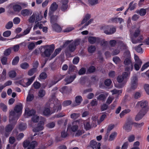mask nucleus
<instances>
[{
  "label": "nucleus",
  "instance_id": "5",
  "mask_svg": "<svg viewBox=\"0 0 149 149\" xmlns=\"http://www.w3.org/2000/svg\"><path fill=\"white\" fill-rule=\"evenodd\" d=\"M17 120L14 119H13L12 123H10V124L7 125L5 128V136L7 137L9 135L10 132L14 128L15 124Z\"/></svg>",
  "mask_w": 149,
  "mask_h": 149
},
{
  "label": "nucleus",
  "instance_id": "6",
  "mask_svg": "<svg viewBox=\"0 0 149 149\" xmlns=\"http://www.w3.org/2000/svg\"><path fill=\"white\" fill-rule=\"evenodd\" d=\"M101 29L103 31L104 33L107 35L112 34L114 33L116 31L115 28L108 25L102 26Z\"/></svg>",
  "mask_w": 149,
  "mask_h": 149
},
{
  "label": "nucleus",
  "instance_id": "42",
  "mask_svg": "<svg viewBox=\"0 0 149 149\" xmlns=\"http://www.w3.org/2000/svg\"><path fill=\"white\" fill-rule=\"evenodd\" d=\"M19 128L21 131H23L26 128V125L25 123L20 124L19 126Z\"/></svg>",
  "mask_w": 149,
  "mask_h": 149
},
{
  "label": "nucleus",
  "instance_id": "8",
  "mask_svg": "<svg viewBox=\"0 0 149 149\" xmlns=\"http://www.w3.org/2000/svg\"><path fill=\"white\" fill-rule=\"evenodd\" d=\"M44 49L45 50L44 53L45 56L49 57L54 49V45L53 44L46 45L45 46Z\"/></svg>",
  "mask_w": 149,
  "mask_h": 149
},
{
  "label": "nucleus",
  "instance_id": "14",
  "mask_svg": "<svg viewBox=\"0 0 149 149\" xmlns=\"http://www.w3.org/2000/svg\"><path fill=\"white\" fill-rule=\"evenodd\" d=\"M35 76H33L31 77L30 79H28V81L25 83L24 82H23V80H21L19 82V84L23 86L24 87H27L28 86H29L34 81L35 78Z\"/></svg>",
  "mask_w": 149,
  "mask_h": 149
},
{
  "label": "nucleus",
  "instance_id": "45",
  "mask_svg": "<svg viewBox=\"0 0 149 149\" xmlns=\"http://www.w3.org/2000/svg\"><path fill=\"white\" fill-rule=\"evenodd\" d=\"M8 74L10 77L13 78L16 76V73L15 71L12 70L9 72Z\"/></svg>",
  "mask_w": 149,
  "mask_h": 149
},
{
  "label": "nucleus",
  "instance_id": "44",
  "mask_svg": "<svg viewBox=\"0 0 149 149\" xmlns=\"http://www.w3.org/2000/svg\"><path fill=\"white\" fill-rule=\"evenodd\" d=\"M61 50V48H60L56 49L54 53L52 55V58L55 57L59 53Z\"/></svg>",
  "mask_w": 149,
  "mask_h": 149
},
{
  "label": "nucleus",
  "instance_id": "53",
  "mask_svg": "<svg viewBox=\"0 0 149 149\" xmlns=\"http://www.w3.org/2000/svg\"><path fill=\"white\" fill-rule=\"evenodd\" d=\"M133 2H131L129 4V9L131 10H133L134 8L136 7V3L133 4Z\"/></svg>",
  "mask_w": 149,
  "mask_h": 149
},
{
  "label": "nucleus",
  "instance_id": "35",
  "mask_svg": "<svg viewBox=\"0 0 149 149\" xmlns=\"http://www.w3.org/2000/svg\"><path fill=\"white\" fill-rule=\"evenodd\" d=\"M99 43H100V45L102 47H106L107 45L108 42L107 41L105 40L104 39L100 38V42Z\"/></svg>",
  "mask_w": 149,
  "mask_h": 149
},
{
  "label": "nucleus",
  "instance_id": "63",
  "mask_svg": "<svg viewBox=\"0 0 149 149\" xmlns=\"http://www.w3.org/2000/svg\"><path fill=\"white\" fill-rule=\"evenodd\" d=\"M149 66V62H148L143 65L141 69V70L142 71Z\"/></svg>",
  "mask_w": 149,
  "mask_h": 149
},
{
  "label": "nucleus",
  "instance_id": "61",
  "mask_svg": "<svg viewBox=\"0 0 149 149\" xmlns=\"http://www.w3.org/2000/svg\"><path fill=\"white\" fill-rule=\"evenodd\" d=\"M47 77V74L45 72H42L40 75V77L41 79H44Z\"/></svg>",
  "mask_w": 149,
  "mask_h": 149
},
{
  "label": "nucleus",
  "instance_id": "49",
  "mask_svg": "<svg viewBox=\"0 0 149 149\" xmlns=\"http://www.w3.org/2000/svg\"><path fill=\"white\" fill-rule=\"evenodd\" d=\"M113 62L116 64H119L120 62V59L118 57L115 56L113 58Z\"/></svg>",
  "mask_w": 149,
  "mask_h": 149
},
{
  "label": "nucleus",
  "instance_id": "64",
  "mask_svg": "<svg viewBox=\"0 0 149 149\" xmlns=\"http://www.w3.org/2000/svg\"><path fill=\"white\" fill-rule=\"evenodd\" d=\"M144 88L146 93L149 95V85L145 84L144 86Z\"/></svg>",
  "mask_w": 149,
  "mask_h": 149
},
{
  "label": "nucleus",
  "instance_id": "19",
  "mask_svg": "<svg viewBox=\"0 0 149 149\" xmlns=\"http://www.w3.org/2000/svg\"><path fill=\"white\" fill-rule=\"evenodd\" d=\"M33 13L32 11L29 9L22 10L21 11L22 15L24 16H26L31 15Z\"/></svg>",
  "mask_w": 149,
  "mask_h": 149
},
{
  "label": "nucleus",
  "instance_id": "4",
  "mask_svg": "<svg viewBox=\"0 0 149 149\" xmlns=\"http://www.w3.org/2000/svg\"><path fill=\"white\" fill-rule=\"evenodd\" d=\"M130 74V72H124L121 75L119 76L117 78L118 82L121 83L118 84H115V87L118 88H121L123 86L127 81V79L129 77Z\"/></svg>",
  "mask_w": 149,
  "mask_h": 149
},
{
  "label": "nucleus",
  "instance_id": "55",
  "mask_svg": "<svg viewBox=\"0 0 149 149\" xmlns=\"http://www.w3.org/2000/svg\"><path fill=\"white\" fill-rule=\"evenodd\" d=\"M13 21L14 24H17L20 23V19L18 17H15L13 19Z\"/></svg>",
  "mask_w": 149,
  "mask_h": 149
},
{
  "label": "nucleus",
  "instance_id": "37",
  "mask_svg": "<svg viewBox=\"0 0 149 149\" xmlns=\"http://www.w3.org/2000/svg\"><path fill=\"white\" fill-rule=\"evenodd\" d=\"M96 48L95 46L93 45L90 46L88 48V51L90 53H93L95 51Z\"/></svg>",
  "mask_w": 149,
  "mask_h": 149
},
{
  "label": "nucleus",
  "instance_id": "40",
  "mask_svg": "<svg viewBox=\"0 0 149 149\" xmlns=\"http://www.w3.org/2000/svg\"><path fill=\"white\" fill-rule=\"evenodd\" d=\"M131 110L129 109H127L123 110L120 113V116L122 117L125 114L129 113Z\"/></svg>",
  "mask_w": 149,
  "mask_h": 149
},
{
  "label": "nucleus",
  "instance_id": "11",
  "mask_svg": "<svg viewBox=\"0 0 149 149\" xmlns=\"http://www.w3.org/2000/svg\"><path fill=\"white\" fill-rule=\"evenodd\" d=\"M120 45L117 48L114 50L112 52V54L113 55H116L118 54L120 52V50L123 49H125L127 48L126 45L124 44L123 42L120 41L119 42Z\"/></svg>",
  "mask_w": 149,
  "mask_h": 149
},
{
  "label": "nucleus",
  "instance_id": "62",
  "mask_svg": "<svg viewBox=\"0 0 149 149\" xmlns=\"http://www.w3.org/2000/svg\"><path fill=\"white\" fill-rule=\"evenodd\" d=\"M76 47L74 45L73 43L70 44L69 46V50L71 52L73 51L75 49Z\"/></svg>",
  "mask_w": 149,
  "mask_h": 149
},
{
  "label": "nucleus",
  "instance_id": "51",
  "mask_svg": "<svg viewBox=\"0 0 149 149\" xmlns=\"http://www.w3.org/2000/svg\"><path fill=\"white\" fill-rule=\"evenodd\" d=\"M19 60V58L18 56H16L13 60L12 61V64L15 65L17 64Z\"/></svg>",
  "mask_w": 149,
  "mask_h": 149
},
{
  "label": "nucleus",
  "instance_id": "50",
  "mask_svg": "<svg viewBox=\"0 0 149 149\" xmlns=\"http://www.w3.org/2000/svg\"><path fill=\"white\" fill-rule=\"evenodd\" d=\"M20 67L23 69H26L29 67V65L27 63H24L20 65Z\"/></svg>",
  "mask_w": 149,
  "mask_h": 149
},
{
  "label": "nucleus",
  "instance_id": "60",
  "mask_svg": "<svg viewBox=\"0 0 149 149\" xmlns=\"http://www.w3.org/2000/svg\"><path fill=\"white\" fill-rule=\"evenodd\" d=\"M34 88L36 89H38L40 86V84L38 82H35L33 84Z\"/></svg>",
  "mask_w": 149,
  "mask_h": 149
},
{
  "label": "nucleus",
  "instance_id": "27",
  "mask_svg": "<svg viewBox=\"0 0 149 149\" xmlns=\"http://www.w3.org/2000/svg\"><path fill=\"white\" fill-rule=\"evenodd\" d=\"M58 18V16L56 15H53L51 17L50 20L52 25L56 24Z\"/></svg>",
  "mask_w": 149,
  "mask_h": 149
},
{
  "label": "nucleus",
  "instance_id": "46",
  "mask_svg": "<svg viewBox=\"0 0 149 149\" xmlns=\"http://www.w3.org/2000/svg\"><path fill=\"white\" fill-rule=\"evenodd\" d=\"M84 132V130H83L81 129H79L76 131V132L75 135L76 136H78L81 135Z\"/></svg>",
  "mask_w": 149,
  "mask_h": 149
},
{
  "label": "nucleus",
  "instance_id": "33",
  "mask_svg": "<svg viewBox=\"0 0 149 149\" xmlns=\"http://www.w3.org/2000/svg\"><path fill=\"white\" fill-rule=\"evenodd\" d=\"M112 20L115 23L119 22L120 24L121 22H124L123 19L122 18L120 17L113 18Z\"/></svg>",
  "mask_w": 149,
  "mask_h": 149
},
{
  "label": "nucleus",
  "instance_id": "38",
  "mask_svg": "<svg viewBox=\"0 0 149 149\" xmlns=\"http://www.w3.org/2000/svg\"><path fill=\"white\" fill-rule=\"evenodd\" d=\"M13 8L14 10L16 12L19 11L22 9L21 6L18 5H15L13 6Z\"/></svg>",
  "mask_w": 149,
  "mask_h": 149
},
{
  "label": "nucleus",
  "instance_id": "25",
  "mask_svg": "<svg viewBox=\"0 0 149 149\" xmlns=\"http://www.w3.org/2000/svg\"><path fill=\"white\" fill-rule=\"evenodd\" d=\"M108 95V94L107 93H106L104 94H101L97 97V98L100 100L104 101Z\"/></svg>",
  "mask_w": 149,
  "mask_h": 149
},
{
  "label": "nucleus",
  "instance_id": "18",
  "mask_svg": "<svg viewBox=\"0 0 149 149\" xmlns=\"http://www.w3.org/2000/svg\"><path fill=\"white\" fill-rule=\"evenodd\" d=\"M35 111L33 110H29V108L26 107L25 109V115L26 117L33 116L35 115Z\"/></svg>",
  "mask_w": 149,
  "mask_h": 149
},
{
  "label": "nucleus",
  "instance_id": "47",
  "mask_svg": "<svg viewBox=\"0 0 149 149\" xmlns=\"http://www.w3.org/2000/svg\"><path fill=\"white\" fill-rule=\"evenodd\" d=\"M139 38H140L139 39L135 40L132 37V42L134 44H136L138 42H141V40L143 39V38L142 36H140L139 37Z\"/></svg>",
  "mask_w": 149,
  "mask_h": 149
},
{
  "label": "nucleus",
  "instance_id": "39",
  "mask_svg": "<svg viewBox=\"0 0 149 149\" xmlns=\"http://www.w3.org/2000/svg\"><path fill=\"white\" fill-rule=\"evenodd\" d=\"M143 44H141L137 47H135V49L136 51L138 53H142L143 52V50L142 48L141 47V46Z\"/></svg>",
  "mask_w": 149,
  "mask_h": 149
},
{
  "label": "nucleus",
  "instance_id": "7",
  "mask_svg": "<svg viewBox=\"0 0 149 149\" xmlns=\"http://www.w3.org/2000/svg\"><path fill=\"white\" fill-rule=\"evenodd\" d=\"M124 64L127 66L125 68V70L126 71L129 72L132 70L133 69V65L132 61L130 58H125L124 61Z\"/></svg>",
  "mask_w": 149,
  "mask_h": 149
},
{
  "label": "nucleus",
  "instance_id": "17",
  "mask_svg": "<svg viewBox=\"0 0 149 149\" xmlns=\"http://www.w3.org/2000/svg\"><path fill=\"white\" fill-rule=\"evenodd\" d=\"M100 143L97 144L96 141L93 140L90 142V146L93 149H100Z\"/></svg>",
  "mask_w": 149,
  "mask_h": 149
},
{
  "label": "nucleus",
  "instance_id": "20",
  "mask_svg": "<svg viewBox=\"0 0 149 149\" xmlns=\"http://www.w3.org/2000/svg\"><path fill=\"white\" fill-rule=\"evenodd\" d=\"M62 4L61 7V10L62 11H65L68 7V0H63L62 1Z\"/></svg>",
  "mask_w": 149,
  "mask_h": 149
},
{
  "label": "nucleus",
  "instance_id": "54",
  "mask_svg": "<svg viewBox=\"0 0 149 149\" xmlns=\"http://www.w3.org/2000/svg\"><path fill=\"white\" fill-rule=\"evenodd\" d=\"M6 71L5 69H3L1 74V79L2 80H5L6 78Z\"/></svg>",
  "mask_w": 149,
  "mask_h": 149
},
{
  "label": "nucleus",
  "instance_id": "36",
  "mask_svg": "<svg viewBox=\"0 0 149 149\" xmlns=\"http://www.w3.org/2000/svg\"><path fill=\"white\" fill-rule=\"evenodd\" d=\"M142 63H135L134 64V68L136 70L138 71L139 70L140 68Z\"/></svg>",
  "mask_w": 149,
  "mask_h": 149
},
{
  "label": "nucleus",
  "instance_id": "3",
  "mask_svg": "<svg viewBox=\"0 0 149 149\" xmlns=\"http://www.w3.org/2000/svg\"><path fill=\"white\" fill-rule=\"evenodd\" d=\"M22 104L16 105L15 107L14 111H11L10 113L9 121L12 123L13 119L17 120L22 113Z\"/></svg>",
  "mask_w": 149,
  "mask_h": 149
},
{
  "label": "nucleus",
  "instance_id": "12",
  "mask_svg": "<svg viewBox=\"0 0 149 149\" xmlns=\"http://www.w3.org/2000/svg\"><path fill=\"white\" fill-rule=\"evenodd\" d=\"M138 84V79L136 77L134 76L131 79L130 85L131 90H134L137 87Z\"/></svg>",
  "mask_w": 149,
  "mask_h": 149
},
{
  "label": "nucleus",
  "instance_id": "31",
  "mask_svg": "<svg viewBox=\"0 0 149 149\" xmlns=\"http://www.w3.org/2000/svg\"><path fill=\"white\" fill-rule=\"evenodd\" d=\"M117 134V133L116 132H112L109 136V140L110 141L114 140L116 137Z\"/></svg>",
  "mask_w": 149,
  "mask_h": 149
},
{
  "label": "nucleus",
  "instance_id": "23",
  "mask_svg": "<svg viewBox=\"0 0 149 149\" xmlns=\"http://www.w3.org/2000/svg\"><path fill=\"white\" fill-rule=\"evenodd\" d=\"M83 99L82 97L80 95H78L75 98V105L74 106L79 105L81 102L82 101Z\"/></svg>",
  "mask_w": 149,
  "mask_h": 149
},
{
  "label": "nucleus",
  "instance_id": "28",
  "mask_svg": "<svg viewBox=\"0 0 149 149\" xmlns=\"http://www.w3.org/2000/svg\"><path fill=\"white\" fill-rule=\"evenodd\" d=\"M130 31L131 36H132L135 37H137L139 35L140 32V31L139 28L136 29L134 33L132 32L131 30H130Z\"/></svg>",
  "mask_w": 149,
  "mask_h": 149
},
{
  "label": "nucleus",
  "instance_id": "43",
  "mask_svg": "<svg viewBox=\"0 0 149 149\" xmlns=\"http://www.w3.org/2000/svg\"><path fill=\"white\" fill-rule=\"evenodd\" d=\"M13 26V22L10 21L6 25V28L8 29H10Z\"/></svg>",
  "mask_w": 149,
  "mask_h": 149
},
{
  "label": "nucleus",
  "instance_id": "30",
  "mask_svg": "<svg viewBox=\"0 0 149 149\" xmlns=\"http://www.w3.org/2000/svg\"><path fill=\"white\" fill-rule=\"evenodd\" d=\"M41 117H40L37 115H34L31 118V120L32 121L35 123H37L38 122L39 120H41Z\"/></svg>",
  "mask_w": 149,
  "mask_h": 149
},
{
  "label": "nucleus",
  "instance_id": "13",
  "mask_svg": "<svg viewBox=\"0 0 149 149\" xmlns=\"http://www.w3.org/2000/svg\"><path fill=\"white\" fill-rule=\"evenodd\" d=\"M77 121H74L72 123V124L68 125L67 130L75 132L78 129V124H77Z\"/></svg>",
  "mask_w": 149,
  "mask_h": 149
},
{
  "label": "nucleus",
  "instance_id": "10",
  "mask_svg": "<svg viewBox=\"0 0 149 149\" xmlns=\"http://www.w3.org/2000/svg\"><path fill=\"white\" fill-rule=\"evenodd\" d=\"M37 143L36 141H33L30 142L29 140H26L23 143V146L24 148L27 147V149H34L37 145Z\"/></svg>",
  "mask_w": 149,
  "mask_h": 149
},
{
  "label": "nucleus",
  "instance_id": "56",
  "mask_svg": "<svg viewBox=\"0 0 149 149\" xmlns=\"http://www.w3.org/2000/svg\"><path fill=\"white\" fill-rule=\"evenodd\" d=\"M89 3L91 5H94L98 3L97 0H88Z\"/></svg>",
  "mask_w": 149,
  "mask_h": 149
},
{
  "label": "nucleus",
  "instance_id": "41",
  "mask_svg": "<svg viewBox=\"0 0 149 149\" xmlns=\"http://www.w3.org/2000/svg\"><path fill=\"white\" fill-rule=\"evenodd\" d=\"M37 70V69L36 68H33L29 71L28 74L29 76H32Z\"/></svg>",
  "mask_w": 149,
  "mask_h": 149
},
{
  "label": "nucleus",
  "instance_id": "22",
  "mask_svg": "<svg viewBox=\"0 0 149 149\" xmlns=\"http://www.w3.org/2000/svg\"><path fill=\"white\" fill-rule=\"evenodd\" d=\"M76 75L75 74L70 77H67L65 79L67 84L71 83L76 77Z\"/></svg>",
  "mask_w": 149,
  "mask_h": 149
},
{
  "label": "nucleus",
  "instance_id": "29",
  "mask_svg": "<svg viewBox=\"0 0 149 149\" xmlns=\"http://www.w3.org/2000/svg\"><path fill=\"white\" fill-rule=\"evenodd\" d=\"M52 26L54 30L57 32H60L61 30V27L57 24H56L52 25Z\"/></svg>",
  "mask_w": 149,
  "mask_h": 149
},
{
  "label": "nucleus",
  "instance_id": "15",
  "mask_svg": "<svg viewBox=\"0 0 149 149\" xmlns=\"http://www.w3.org/2000/svg\"><path fill=\"white\" fill-rule=\"evenodd\" d=\"M58 5L56 2H53L51 5L49 10V14L51 15L57 9Z\"/></svg>",
  "mask_w": 149,
  "mask_h": 149
},
{
  "label": "nucleus",
  "instance_id": "34",
  "mask_svg": "<svg viewBox=\"0 0 149 149\" xmlns=\"http://www.w3.org/2000/svg\"><path fill=\"white\" fill-rule=\"evenodd\" d=\"M36 14L34 13L29 18L28 21L30 23H34L36 20Z\"/></svg>",
  "mask_w": 149,
  "mask_h": 149
},
{
  "label": "nucleus",
  "instance_id": "26",
  "mask_svg": "<svg viewBox=\"0 0 149 149\" xmlns=\"http://www.w3.org/2000/svg\"><path fill=\"white\" fill-rule=\"evenodd\" d=\"M90 17L91 15L90 14H87L84 17L81 24L79 25V26H80L81 25L85 23Z\"/></svg>",
  "mask_w": 149,
  "mask_h": 149
},
{
  "label": "nucleus",
  "instance_id": "24",
  "mask_svg": "<svg viewBox=\"0 0 149 149\" xmlns=\"http://www.w3.org/2000/svg\"><path fill=\"white\" fill-rule=\"evenodd\" d=\"M31 27L30 28H28L24 31V32L23 33V34H20L19 35H17L15 37V38H20L23 35H25L28 34L29 33L31 30Z\"/></svg>",
  "mask_w": 149,
  "mask_h": 149
},
{
  "label": "nucleus",
  "instance_id": "52",
  "mask_svg": "<svg viewBox=\"0 0 149 149\" xmlns=\"http://www.w3.org/2000/svg\"><path fill=\"white\" fill-rule=\"evenodd\" d=\"M146 10L144 8L141 9L139 11V14L141 16H144L146 13Z\"/></svg>",
  "mask_w": 149,
  "mask_h": 149
},
{
  "label": "nucleus",
  "instance_id": "32",
  "mask_svg": "<svg viewBox=\"0 0 149 149\" xmlns=\"http://www.w3.org/2000/svg\"><path fill=\"white\" fill-rule=\"evenodd\" d=\"M34 96L33 94L29 92L28 94L26 97V101L27 102H30L33 100Z\"/></svg>",
  "mask_w": 149,
  "mask_h": 149
},
{
  "label": "nucleus",
  "instance_id": "2",
  "mask_svg": "<svg viewBox=\"0 0 149 149\" xmlns=\"http://www.w3.org/2000/svg\"><path fill=\"white\" fill-rule=\"evenodd\" d=\"M136 105L139 106L142 108L136 116L135 119L136 121L141 120L148 111L149 107L147 101L142 100L138 102Z\"/></svg>",
  "mask_w": 149,
  "mask_h": 149
},
{
  "label": "nucleus",
  "instance_id": "57",
  "mask_svg": "<svg viewBox=\"0 0 149 149\" xmlns=\"http://www.w3.org/2000/svg\"><path fill=\"white\" fill-rule=\"evenodd\" d=\"M72 102L71 100H68L63 102L62 104L63 106L65 107L68 106L71 104Z\"/></svg>",
  "mask_w": 149,
  "mask_h": 149
},
{
  "label": "nucleus",
  "instance_id": "59",
  "mask_svg": "<svg viewBox=\"0 0 149 149\" xmlns=\"http://www.w3.org/2000/svg\"><path fill=\"white\" fill-rule=\"evenodd\" d=\"M11 34V31L8 30L3 32V36L5 37H8L10 36Z\"/></svg>",
  "mask_w": 149,
  "mask_h": 149
},
{
  "label": "nucleus",
  "instance_id": "16",
  "mask_svg": "<svg viewBox=\"0 0 149 149\" xmlns=\"http://www.w3.org/2000/svg\"><path fill=\"white\" fill-rule=\"evenodd\" d=\"M88 40L90 43L93 44L95 43H99L100 40V38L99 37L91 36L88 37Z\"/></svg>",
  "mask_w": 149,
  "mask_h": 149
},
{
  "label": "nucleus",
  "instance_id": "21",
  "mask_svg": "<svg viewBox=\"0 0 149 149\" xmlns=\"http://www.w3.org/2000/svg\"><path fill=\"white\" fill-rule=\"evenodd\" d=\"M133 125V122L130 121L127 122L123 127L124 129L127 131L130 130L132 128V125Z\"/></svg>",
  "mask_w": 149,
  "mask_h": 149
},
{
  "label": "nucleus",
  "instance_id": "48",
  "mask_svg": "<svg viewBox=\"0 0 149 149\" xmlns=\"http://www.w3.org/2000/svg\"><path fill=\"white\" fill-rule=\"evenodd\" d=\"M45 94V90L42 89H40L39 91L38 95L40 97H43Z\"/></svg>",
  "mask_w": 149,
  "mask_h": 149
},
{
  "label": "nucleus",
  "instance_id": "1",
  "mask_svg": "<svg viewBox=\"0 0 149 149\" xmlns=\"http://www.w3.org/2000/svg\"><path fill=\"white\" fill-rule=\"evenodd\" d=\"M57 100V99H56L55 96H53L52 98L49 100V102H50L51 103L49 104L50 107L51 108V107L53 105V103L54 104L53 108V110L52 109L50 110L49 108H45L43 111V113L44 115L45 116L49 115L54 112H57L59 110H60L61 109V106L60 103L57 102L56 104L55 103Z\"/></svg>",
  "mask_w": 149,
  "mask_h": 149
},
{
  "label": "nucleus",
  "instance_id": "9",
  "mask_svg": "<svg viewBox=\"0 0 149 149\" xmlns=\"http://www.w3.org/2000/svg\"><path fill=\"white\" fill-rule=\"evenodd\" d=\"M41 120H40L38 124V126L33 128V131L34 132H38L44 129V125L45 122V119L43 117H41Z\"/></svg>",
  "mask_w": 149,
  "mask_h": 149
},
{
  "label": "nucleus",
  "instance_id": "58",
  "mask_svg": "<svg viewBox=\"0 0 149 149\" xmlns=\"http://www.w3.org/2000/svg\"><path fill=\"white\" fill-rule=\"evenodd\" d=\"M111 91L113 94H118V95L120 94L122 92V90H118L115 89Z\"/></svg>",
  "mask_w": 149,
  "mask_h": 149
}]
</instances>
